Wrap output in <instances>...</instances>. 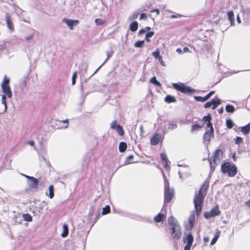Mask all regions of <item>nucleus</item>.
<instances>
[{"label":"nucleus","mask_w":250,"mask_h":250,"mask_svg":"<svg viewBox=\"0 0 250 250\" xmlns=\"http://www.w3.org/2000/svg\"><path fill=\"white\" fill-rule=\"evenodd\" d=\"M208 182L205 181L202 185L198 192L195 194L194 204L197 215H199L201 213L204 197L206 194V190L208 188Z\"/></svg>","instance_id":"nucleus-1"},{"label":"nucleus","mask_w":250,"mask_h":250,"mask_svg":"<svg viewBox=\"0 0 250 250\" xmlns=\"http://www.w3.org/2000/svg\"><path fill=\"white\" fill-rule=\"evenodd\" d=\"M168 230L169 234L172 239L178 240L181 237V227L178 221L173 216L168 218Z\"/></svg>","instance_id":"nucleus-2"},{"label":"nucleus","mask_w":250,"mask_h":250,"mask_svg":"<svg viewBox=\"0 0 250 250\" xmlns=\"http://www.w3.org/2000/svg\"><path fill=\"white\" fill-rule=\"evenodd\" d=\"M10 79L6 76H4L3 79L0 84L1 88L3 94L5 97L11 98L12 96V93L9 85Z\"/></svg>","instance_id":"nucleus-3"},{"label":"nucleus","mask_w":250,"mask_h":250,"mask_svg":"<svg viewBox=\"0 0 250 250\" xmlns=\"http://www.w3.org/2000/svg\"><path fill=\"white\" fill-rule=\"evenodd\" d=\"M172 84L175 89L184 94H191L195 91V89L182 83H172Z\"/></svg>","instance_id":"nucleus-4"},{"label":"nucleus","mask_w":250,"mask_h":250,"mask_svg":"<svg viewBox=\"0 0 250 250\" xmlns=\"http://www.w3.org/2000/svg\"><path fill=\"white\" fill-rule=\"evenodd\" d=\"M163 176L165 181V201L167 202H169L173 196L174 190L169 188L168 182L166 179L165 176L164 174Z\"/></svg>","instance_id":"nucleus-5"},{"label":"nucleus","mask_w":250,"mask_h":250,"mask_svg":"<svg viewBox=\"0 0 250 250\" xmlns=\"http://www.w3.org/2000/svg\"><path fill=\"white\" fill-rule=\"evenodd\" d=\"M223 152L221 149L216 150L213 154L212 161L209 160L210 168H214L216 165L222 158Z\"/></svg>","instance_id":"nucleus-6"},{"label":"nucleus","mask_w":250,"mask_h":250,"mask_svg":"<svg viewBox=\"0 0 250 250\" xmlns=\"http://www.w3.org/2000/svg\"><path fill=\"white\" fill-rule=\"evenodd\" d=\"M221 100L218 98H215L213 99H212L210 102H208L206 103L204 107L206 108L210 107L212 106V109H215L217 106L221 104Z\"/></svg>","instance_id":"nucleus-7"},{"label":"nucleus","mask_w":250,"mask_h":250,"mask_svg":"<svg viewBox=\"0 0 250 250\" xmlns=\"http://www.w3.org/2000/svg\"><path fill=\"white\" fill-rule=\"evenodd\" d=\"M220 213L218 207L216 206L213 208L209 212H205L204 217L207 218H209L216 215H218Z\"/></svg>","instance_id":"nucleus-8"},{"label":"nucleus","mask_w":250,"mask_h":250,"mask_svg":"<svg viewBox=\"0 0 250 250\" xmlns=\"http://www.w3.org/2000/svg\"><path fill=\"white\" fill-rule=\"evenodd\" d=\"M62 22L65 23L70 30L73 29L74 26H77L79 21L77 20H70L67 19H62Z\"/></svg>","instance_id":"nucleus-9"},{"label":"nucleus","mask_w":250,"mask_h":250,"mask_svg":"<svg viewBox=\"0 0 250 250\" xmlns=\"http://www.w3.org/2000/svg\"><path fill=\"white\" fill-rule=\"evenodd\" d=\"M195 222V214L193 212L189 217L188 224H185V227L187 230H191L193 228Z\"/></svg>","instance_id":"nucleus-10"},{"label":"nucleus","mask_w":250,"mask_h":250,"mask_svg":"<svg viewBox=\"0 0 250 250\" xmlns=\"http://www.w3.org/2000/svg\"><path fill=\"white\" fill-rule=\"evenodd\" d=\"M26 178L30 180V181L28 182L29 186L30 188H37L39 181L37 179L31 177L29 176L23 175Z\"/></svg>","instance_id":"nucleus-11"},{"label":"nucleus","mask_w":250,"mask_h":250,"mask_svg":"<svg viewBox=\"0 0 250 250\" xmlns=\"http://www.w3.org/2000/svg\"><path fill=\"white\" fill-rule=\"evenodd\" d=\"M214 131L207 130L203 136L204 142L205 143L207 142L208 143L211 140V138H213L214 137L213 134Z\"/></svg>","instance_id":"nucleus-12"},{"label":"nucleus","mask_w":250,"mask_h":250,"mask_svg":"<svg viewBox=\"0 0 250 250\" xmlns=\"http://www.w3.org/2000/svg\"><path fill=\"white\" fill-rule=\"evenodd\" d=\"M5 21L7 27L12 31L14 30L13 23L11 20L10 16L8 13H6L5 15Z\"/></svg>","instance_id":"nucleus-13"},{"label":"nucleus","mask_w":250,"mask_h":250,"mask_svg":"<svg viewBox=\"0 0 250 250\" xmlns=\"http://www.w3.org/2000/svg\"><path fill=\"white\" fill-rule=\"evenodd\" d=\"M47 203L43 201L41 204H40L39 207H36L35 209L33 211V212L36 215H40L42 213V208L47 206Z\"/></svg>","instance_id":"nucleus-14"},{"label":"nucleus","mask_w":250,"mask_h":250,"mask_svg":"<svg viewBox=\"0 0 250 250\" xmlns=\"http://www.w3.org/2000/svg\"><path fill=\"white\" fill-rule=\"evenodd\" d=\"M162 139L161 135L156 133L151 139V144L152 145H156L159 144Z\"/></svg>","instance_id":"nucleus-15"},{"label":"nucleus","mask_w":250,"mask_h":250,"mask_svg":"<svg viewBox=\"0 0 250 250\" xmlns=\"http://www.w3.org/2000/svg\"><path fill=\"white\" fill-rule=\"evenodd\" d=\"M161 158L162 160V164L164 166L165 169L168 171L170 169V167L167 165V158L165 153H162L161 154Z\"/></svg>","instance_id":"nucleus-16"},{"label":"nucleus","mask_w":250,"mask_h":250,"mask_svg":"<svg viewBox=\"0 0 250 250\" xmlns=\"http://www.w3.org/2000/svg\"><path fill=\"white\" fill-rule=\"evenodd\" d=\"M166 218V214L164 213H159L157 216L154 218V221L155 223L163 222L164 220Z\"/></svg>","instance_id":"nucleus-17"},{"label":"nucleus","mask_w":250,"mask_h":250,"mask_svg":"<svg viewBox=\"0 0 250 250\" xmlns=\"http://www.w3.org/2000/svg\"><path fill=\"white\" fill-rule=\"evenodd\" d=\"M237 173V168L234 165H231V167L229 168L228 172V175L229 177H233L236 175Z\"/></svg>","instance_id":"nucleus-18"},{"label":"nucleus","mask_w":250,"mask_h":250,"mask_svg":"<svg viewBox=\"0 0 250 250\" xmlns=\"http://www.w3.org/2000/svg\"><path fill=\"white\" fill-rule=\"evenodd\" d=\"M231 167V165L229 162L223 164L221 165V170L222 172L224 173H228Z\"/></svg>","instance_id":"nucleus-19"},{"label":"nucleus","mask_w":250,"mask_h":250,"mask_svg":"<svg viewBox=\"0 0 250 250\" xmlns=\"http://www.w3.org/2000/svg\"><path fill=\"white\" fill-rule=\"evenodd\" d=\"M193 241V237L191 233H188L186 237L183 238V241L185 243L192 244Z\"/></svg>","instance_id":"nucleus-20"},{"label":"nucleus","mask_w":250,"mask_h":250,"mask_svg":"<svg viewBox=\"0 0 250 250\" xmlns=\"http://www.w3.org/2000/svg\"><path fill=\"white\" fill-rule=\"evenodd\" d=\"M106 56H107V58L106 59V60L104 61V62L102 64V65H101L95 71V72L90 76V78H91L93 75H94L97 71L101 67V66L104 64V63L107 61V60L108 59V58L109 57H110L112 54H113V51L112 50L110 51H107L106 53Z\"/></svg>","instance_id":"nucleus-21"},{"label":"nucleus","mask_w":250,"mask_h":250,"mask_svg":"<svg viewBox=\"0 0 250 250\" xmlns=\"http://www.w3.org/2000/svg\"><path fill=\"white\" fill-rule=\"evenodd\" d=\"M228 19L230 21V25L231 26L234 25V14L233 12L232 11H229L227 13Z\"/></svg>","instance_id":"nucleus-22"},{"label":"nucleus","mask_w":250,"mask_h":250,"mask_svg":"<svg viewBox=\"0 0 250 250\" xmlns=\"http://www.w3.org/2000/svg\"><path fill=\"white\" fill-rule=\"evenodd\" d=\"M241 131L245 135L249 134L250 132V123L241 128Z\"/></svg>","instance_id":"nucleus-23"},{"label":"nucleus","mask_w":250,"mask_h":250,"mask_svg":"<svg viewBox=\"0 0 250 250\" xmlns=\"http://www.w3.org/2000/svg\"><path fill=\"white\" fill-rule=\"evenodd\" d=\"M6 97H5V95H2L1 96V104L4 105V108L3 111L0 112V113H4L6 112L7 109V106L6 101Z\"/></svg>","instance_id":"nucleus-24"},{"label":"nucleus","mask_w":250,"mask_h":250,"mask_svg":"<svg viewBox=\"0 0 250 250\" xmlns=\"http://www.w3.org/2000/svg\"><path fill=\"white\" fill-rule=\"evenodd\" d=\"M138 27V23L137 21H133L130 24L129 26L130 30L132 32H135Z\"/></svg>","instance_id":"nucleus-25"},{"label":"nucleus","mask_w":250,"mask_h":250,"mask_svg":"<svg viewBox=\"0 0 250 250\" xmlns=\"http://www.w3.org/2000/svg\"><path fill=\"white\" fill-rule=\"evenodd\" d=\"M46 194L51 199L54 197V187L53 185H50L49 187L48 193L46 192Z\"/></svg>","instance_id":"nucleus-26"},{"label":"nucleus","mask_w":250,"mask_h":250,"mask_svg":"<svg viewBox=\"0 0 250 250\" xmlns=\"http://www.w3.org/2000/svg\"><path fill=\"white\" fill-rule=\"evenodd\" d=\"M63 232L61 234L62 237H65L67 236L68 233V228L67 225L64 224L62 226Z\"/></svg>","instance_id":"nucleus-27"},{"label":"nucleus","mask_w":250,"mask_h":250,"mask_svg":"<svg viewBox=\"0 0 250 250\" xmlns=\"http://www.w3.org/2000/svg\"><path fill=\"white\" fill-rule=\"evenodd\" d=\"M166 102L170 103L176 102V99L174 96L171 95H167L165 99Z\"/></svg>","instance_id":"nucleus-28"},{"label":"nucleus","mask_w":250,"mask_h":250,"mask_svg":"<svg viewBox=\"0 0 250 250\" xmlns=\"http://www.w3.org/2000/svg\"><path fill=\"white\" fill-rule=\"evenodd\" d=\"M127 148V145L125 142H121L119 144V149L121 152L125 151Z\"/></svg>","instance_id":"nucleus-29"},{"label":"nucleus","mask_w":250,"mask_h":250,"mask_svg":"<svg viewBox=\"0 0 250 250\" xmlns=\"http://www.w3.org/2000/svg\"><path fill=\"white\" fill-rule=\"evenodd\" d=\"M22 216L23 219L26 221L31 222L32 220V216L28 213L23 214Z\"/></svg>","instance_id":"nucleus-30"},{"label":"nucleus","mask_w":250,"mask_h":250,"mask_svg":"<svg viewBox=\"0 0 250 250\" xmlns=\"http://www.w3.org/2000/svg\"><path fill=\"white\" fill-rule=\"evenodd\" d=\"M115 129L117 131L120 136H123L124 135V130L120 125H116Z\"/></svg>","instance_id":"nucleus-31"},{"label":"nucleus","mask_w":250,"mask_h":250,"mask_svg":"<svg viewBox=\"0 0 250 250\" xmlns=\"http://www.w3.org/2000/svg\"><path fill=\"white\" fill-rule=\"evenodd\" d=\"M226 110L228 112L233 113L235 110V108L232 105L227 104L226 106Z\"/></svg>","instance_id":"nucleus-32"},{"label":"nucleus","mask_w":250,"mask_h":250,"mask_svg":"<svg viewBox=\"0 0 250 250\" xmlns=\"http://www.w3.org/2000/svg\"><path fill=\"white\" fill-rule=\"evenodd\" d=\"M150 82L155 85H156V86H161V84L159 82H158L156 77H152L150 80Z\"/></svg>","instance_id":"nucleus-33"},{"label":"nucleus","mask_w":250,"mask_h":250,"mask_svg":"<svg viewBox=\"0 0 250 250\" xmlns=\"http://www.w3.org/2000/svg\"><path fill=\"white\" fill-rule=\"evenodd\" d=\"M139 14V13L138 12H133L130 16L128 17V20L131 21L134 19L137 18Z\"/></svg>","instance_id":"nucleus-34"},{"label":"nucleus","mask_w":250,"mask_h":250,"mask_svg":"<svg viewBox=\"0 0 250 250\" xmlns=\"http://www.w3.org/2000/svg\"><path fill=\"white\" fill-rule=\"evenodd\" d=\"M219 235H220V232L219 231L215 233L214 238L212 239V240L211 241V243H210L211 245H214L216 242V241L219 236Z\"/></svg>","instance_id":"nucleus-35"},{"label":"nucleus","mask_w":250,"mask_h":250,"mask_svg":"<svg viewBox=\"0 0 250 250\" xmlns=\"http://www.w3.org/2000/svg\"><path fill=\"white\" fill-rule=\"evenodd\" d=\"M154 34V32L153 31H151L149 32H148L146 35V40L147 42H149L150 41V40L149 39L150 37H152Z\"/></svg>","instance_id":"nucleus-36"},{"label":"nucleus","mask_w":250,"mask_h":250,"mask_svg":"<svg viewBox=\"0 0 250 250\" xmlns=\"http://www.w3.org/2000/svg\"><path fill=\"white\" fill-rule=\"evenodd\" d=\"M110 211V207L109 206H105V207H104L103 208L102 214L103 215L109 213Z\"/></svg>","instance_id":"nucleus-37"},{"label":"nucleus","mask_w":250,"mask_h":250,"mask_svg":"<svg viewBox=\"0 0 250 250\" xmlns=\"http://www.w3.org/2000/svg\"><path fill=\"white\" fill-rule=\"evenodd\" d=\"M144 43H145L144 41H138L134 43V46L135 47H137V48L141 47L143 46Z\"/></svg>","instance_id":"nucleus-38"},{"label":"nucleus","mask_w":250,"mask_h":250,"mask_svg":"<svg viewBox=\"0 0 250 250\" xmlns=\"http://www.w3.org/2000/svg\"><path fill=\"white\" fill-rule=\"evenodd\" d=\"M202 127V126L199 125H194L192 126L191 131V132H193L195 130H197L201 128Z\"/></svg>","instance_id":"nucleus-39"},{"label":"nucleus","mask_w":250,"mask_h":250,"mask_svg":"<svg viewBox=\"0 0 250 250\" xmlns=\"http://www.w3.org/2000/svg\"><path fill=\"white\" fill-rule=\"evenodd\" d=\"M152 55H153V56L154 57H155V58H158V59L160 58V57H161V56L160 55V51H159V49H157L156 50V51L153 52L152 53Z\"/></svg>","instance_id":"nucleus-40"},{"label":"nucleus","mask_w":250,"mask_h":250,"mask_svg":"<svg viewBox=\"0 0 250 250\" xmlns=\"http://www.w3.org/2000/svg\"><path fill=\"white\" fill-rule=\"evenodd\" d=\"M226 125L228 128H231L233 126V123L232 121L230 119L227 120L226 121Z\"/></svg>","instance_id":"nucleus-41"},{"label":"nucleus","mask_w":250,"mask_h":250,"mask_svg":"<svg viewBox=\"0 0 250 250\" xmlns=\"http://www.w3.org/2000/svg\"><path fill=\"white\" fill-rule=\"evenodd\" d=\"M194 99L199 102H204L207 101L205 97H202L201 96H194Z\"/></svg>","instance_id":"nucleus-42"},{"label":"nucleus","mask_w":250,"mask_h":250,"mask_svg":"<svg viewBox=\"0 0 250 250\" xmlns=\"http://www.w3.org/2000/svg\"><path fill=\"white\" fill-rule=\"evenodd\" d=\"M134 156L132 155H129L126 160L125 164H128L132 163V160L133 159Z\"/></svg>","instance_id":"nucleus-43"},{"label":"nucleus","mask_w":250,"mask_h":250,"mask_svg":"<svg viewBox=\"0 0 250 250\" xmlns=\"http://www.w3.org/2000/svg\"><path fill=\"white\" fill-rule=\"evenodd\" d=\"M177 127V125L176 124H169L168 125V128L170 130H173Z\"/></svg>","instance_id":"nucleus-44"},{"label":"nucleus","mask_w":250,"mask_h":250,"mask_svg":"<svg viewBox=\"0 0 250 250\" xmlns=\"http://www.w3.org/2000/svg\"><path fill=\"white\" fill-rule=\"evenodd\" d=\"M95 22L97 25H101L104 24V21L100 19H96Z\"/></svg>","instance_id":"nucleus-45"},{"label":"nucleus","mask_w":250,"mask_h":250,"mask_svg":"<svg viewBox=\"0 0 250 250\" xmlns=\"http://www.w3.org/2000/svg\"><path fill=\"white\" fill-rule=\"evenodd\" d=\"M211 116L210 114H208L207 116H205L203 118V121L205 122H208V121H210Z\"/></svg>","instance_id":"nucleus-46"},{"label":"nucleus","mask_w":250,"mask_h":250,"mask_svg":"<svg viewBox=\"0 0 250 250\" xmlns=\"http://www.w3.org/2000/svg\"><path fill=\"white\" fill-rule=\"evenodd\" d=\"M207 127L209 128L208 130L214 131V129L210 121L207 122Z\"/></svg>","instance_id":"nucleus-47"},{"label":"nucleus","mask_w":250,"mask_h":250,"mask_svg":"<svg viewBox=\"0 0 250 250\" xmlns=\"http://www.w3.org/2000/svg\"><path fill=\"white\" fill-rule=\"evenodd\" d=\"M183 17V16L179 14H175L170 16L171 19H177V18H181Z\"/></svg>","instance_id":"nucleus-48"},{"label":"nucleus","mask_w":250,"mask_h":250,"mask_svg":"<svg viewBox=\"0 0 250 250\" xmlns=\"http://www.w3.org/2000/svg\"><path fill=\"white\" fill-rule=\"evenodd\" d=\"M15 12L18 14L19 15L21 14L22 12V10L18 6H16L14 8Z\"/></svg>","instance_id":"nucleus-49"},{"label":"nucleus","mask_w":250,"mask_h":250,"mask_svg":"<svg viewBox=\"0 0 250 250\" xmlns=\"http://www.w3.org/2000/svg\"><path fill=\"white\" fill-rule=\"evenodd\" d=\"M243 143V139L240 137H237L235 140V144L239 145Z\"/></svg>","instance_id":"nucleus-50"},{"label":"nucleus","mask_w":250,"mask_h":250,"mask_svg":"<svg viewBox=\"0 0 250 250\" xmlns=\"http://www.w3.org/2000/svg\"><path fill=\"white\" fill-rule=\"evenodd\" d=\"M116 121H113L110 125V128L112 129H115L116 128V126L117 125Z\"/></svg>","instance_id":"nucleus-51"},{"label":"nucleus","mask_w":250,"mask_h":250,"mask_svg":"<svg viewBox=\"0 0 250 250\" xmlns=\"http://www.w3.org/2000/svg\"><path fill=\"white\" fill-rule=\"evenodd\" d=\"M140 20H146L147 19V16L146 13H142L140 15Z\"/></svg>","instance_id":"nucleus-52"},{"label":"nucleus","mask_w":250,"mask_h":250,"mask_svg":"<svg viewBox=\"0 0 250 250\" xmlns=\"http://www.w3.org/2000/svg\"><path fill=\"white\" fill-rule=\"evenodd\" d=\"M59 122L66 124V125L64 126L65 128H66L68 127V120L67 119L62 120V121H58Z\"/></svg>","instance_id":"nucleus-53"},{"label":"nucleus","mask_w":250,"mask_h":250,"mask_svg":"<svg viewBox=\"0 0 250 250\" xmlns=\"http://www.w3.org/2000/svg\"><path fill=\"white\" fill-rule=\"evenodd\" d=\"M192 244H187L184 247V250H190Z\"/></svg>","instance_id":"nucleus-54"},{"label":"nucleus","mask_w":250,"mask_h":250,"mask_svg":"<svg viewBox=\"0 0 250 250\" xmlns=\"http://www.w3.org/2000/svg\"><path fill=\"white\" fill-rule=\"evenodd\" d=\"M27 144L29 145V146H35V142L33 140L29 141L26 143Z\"/></svg>","instance_id":"nucleus-55"},{"label":"nucleus","mask_w":250,"mask_h":250,"mask_svg":"<svg viewBox=\"0 0 250 250\" xmlns=\"http://www.w3.org/2000/svg\"><path fill=\"white\" fill-rule=\"evenodd\" d=\"M94 208L93 207H91L89 212V215L90 216H92L94 213Z\"/></svg>","instance_id":"nucleus-56"},{"label":"nucleus","mask_w":250,"mask_h":250,"mask_svg":"<svg viewBox=\"0 0 250 250\" xmlns=\"http://www.w3.org/2000/svg\"><path fill=\"white\" fill-rule=\"evenodd\" d=\"M5 48V45L4 43H1L0 44V51H2L3 50H4Z\"/></svg>","instance_id":"nucleus-57"},{"label":"nucleus","mask_w":250,"mask_h":250,"mask_svg":"<svg viewBox=\"0 0 250 250\" xmlns=\"http://www.w3.org/2000/svg\"><path fill=\"white\" fill-rule=\"evenodd\" d=\"M159 60V61L160 62L161 65L162 66H165V62H164L163 61V59H162V57H160V58L158 59Z\"/></svg>","instance_id":"nucleus-58"},{"label":"nucleus","mask_w":250,"mask_h":250,"mask_svg":"<svg viewBox=\"0 0 250 250\" xmlns=\"http://www.w3.org/2000/svg\"><path fill=\"white\" fill-rule=\"evenodd\" d=\"M33 36H34V34H31V35H28V36H26V37H25V39H26L27 41H29L30 40H31V39L33 38Z\"/></svg>","instance_id":"nucleus-59"},{"label":"nucleus","mask_w":250,"mask_h":250,"mask_svg":"<svg viewBox=\"0 0 250 250\" xmlns=\"http://www.w3.org/2000/svg\"><path fill=\"white\" fill-rule=\"evenodd\" d=\"M146 33H148L150 32V30L151 29V28L149 26H146L145 28H144Z\"/></svg>","instance_id":"nucleus-60"},{"label":"nucleus","mask_w":250,"mask_h":250,"mask_svg":"<svg viewBox=\"0 0 250 250\" xmlns=\"http://www.w3.org/2000/svg\"><path fill=\"white\" fill-rule=\"evenodd\" d=\"M153 12H156L157 14V15H159L160 13V11L158 9H153L151 11V13H153Z\"/></svg>","instance_id":"nucleus-61"},{"label":"nucleus","mask_w":250,"mask_h":250,"mask_svg":"<svg viewBox=\"0 0 250 250\" xmlns=\"http://www.w3.org/2000/svg\"><path fill=\"white\" fill-rule=\"evenodd\" d=\"M145 33H146V32H145L144 29H142L139 31V32L138 33V35H141L144 34Z\"/></svg>","instance_id":"nucleus-62"},{"label":"nucleus","mask_w":250,"mask_h":250,"mask_svg":"<svg viewBox=\"0 0 250 250\" xmlns=\"http://www.w3.org/2000/svg\"><path fill=\"white\" fill-rule=\"evenodd\" d=\"M189 52V48L188 47H184V48H183V52L186 53V52Z\"/></svg>","instance_id":"nucleus-63"},{"label":"nucleus","mask_w":250,"mask_h":250,"mask_svg":"<svg viewBox=\"0 0 250 250\" xmlns=\"http://www.w3.org/2000/svg\"><path fill=\"white\" fill-rule=\"evenodd\" d=\"M245 204L247 207H250V199L245 202Z\"/></svg>","instance_id":"nucleus-64"}]
</instances>
